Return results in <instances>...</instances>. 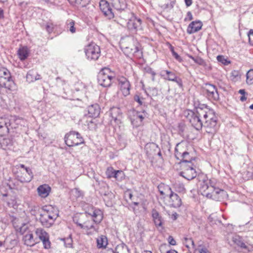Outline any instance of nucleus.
I'll return each mask as SVG.
<instances>
[{"mask_svg":"<svg viewBox=\"0 0 253 253\" xmlns=\"http://www.w3.org/2000/svg\"><path fill=\"white\" fill-rule=\"evenodd\" d=\"M185 114L191 125L197 130H200L204 127L208 133L213 134L218 129L217 116L207 105H199L193 110H187Z\"/></svg>","mask_w":253,"mask_h":253,"instance_id":"nucleus-1","label":"nucleus"},{"mask_svg":"<svg viewBox=\"0 0 253 253\" xmlns=\"http://www.w3.org/2000/svg\"><path fill=\"white\" fill-rule=\"evenodd\" d=\"M103 218L102 211L96 208H92L90 211H85L84 214H81L80 221L83 222L80 224L79 227L81 228H85L84 226H89L92 224H99Z\"/></svg>","mask_w":253,"mask_h":253,"instance_id":"nucleus-2","label":"nucleus"},{"mask_svg":"<svg viewBox=\"0 0 253 253\" xmlns=\"http://www.w3.org/2000/svg\"><path fill=\"white\" fill-rule=\"evenodd\" d=\"M58 216V211H54L53 207L45 206L40 214V220L42 226L48 228L53 224Z\"/></svg>","mask_w":253,"mask_h":253,"instance_id":"nucleus-3","label":"nucleus"},{"mask_svg":"<svg viewBox=\"0 0 253 253\" xmlns=\"http://www.w3.org/2000/svg\"><path fill=\"white\" fill-rule=\"evenodd\" d=\"M4 89L10 91L16 89V84L12 80L10 72L5 68H0V93H3Z\"/></svg>","mask_w":253,"mask_h":253,"instance_id":"nucleus-4","label":"nucleus"},{"mask_svg":"<svg viewBox=\"0 0 253 253\" xmlns=\"http://www.w3.org/2000/svg\"><path fill=\"white\" fill-rule=\"evenodd\" d=\"M115 78V73L108 68L102 69L98 73L97 81L99 85L104 87L111 85Z\"/></svg>","mask_w":253,"mask_h":253,"instance_id":"nucleus-5","label":"nucleus"},{"mask_svg":"<svg viewBox=\"0 0 253 253\" xmlns=\"http://www.w3.org/2000/svg\"><path fill=\"white\" fill-rule=\"evenodd\" d=\"M84 51L87 59L89 61H96L100 56V47L94 42L85 46Z\"/></svg>","mask_w":253,"mask_h":253,"instance_id":"nucleus-6","label":"nucleus"},{"mask_svg":"<svg viewBox=\"0 0 253 253\" xmlns=\"http://www.w3.org/2000/svg\"><path fill=\"white\" fill-rule=\"evenodd\" d=\"M65 142L69 147H73L84 143V138L81 134L75 131H71L64 137Z\"/></svg>","mask_w":253,"mask_h":253,"instance_id":"nucleus-7","label":"nucleus"},{"mask_svg":"<svg viewBox=\"0 0 253 253\" xmlns=\"http://www.w3.org/2000/svg\"><path fill=\"white\" fill-rule=\"evenodd\" d=\"M181 171L179 172V175L185 179L189 181L195 178L197 172L195 169V166L193 164L181 165Z\"/></svg>","mask_w":253,"mask_h":253,"instance_id":"nucleus-8","label":"nucleus"},{"mask_svg":"<svg viewBox=\"0 0 253 253\" xmlns=\"http://www.w3.org/2000/svg\"><path fill=\"white\" fill-rule=\"evenodd\" d=\"M203 89L204 93L209 100L211 101H217L219 100V96L215 85L209 83H206Z\"/></svg>","mask_w":253,"mask_h":253,"instance_id":"nucleus-9","label":"nucleus"},{"mask_svg":"<svg viewBox=\"0 0 253 253\" xmlns=\"http://www.w3.org/2000/svg\"><path fill=\"white\" fill-rule=\"evenodd\" d=\"M206 193H209V196L207 195H206V197L217 201H221L223 199V197L226 195L225 191L216 188L212 184V182L211 184Z\"/></svg>","mask_w":253,"mask_h":253,"instance_id":"nucleus-10","label":"nucleus"},{"mask_svg":"<svg viewBox=\"0 0 253 253\" xmlns=\"http://www.w3.org/2000/svg\"><path fill=\"white\" fill-rule=\"evenodd\" d=\"M141 23L142 20L141 19L133 17L127 22V27L130 32L132 33H135L137 31L142 29Z\"/></svg>","mask_w":253,"mask_h":253,"instance_id":"nucleus-11","label":"nucleus"},{"mask_svg":"<svg viewBox=\"0 0 253 253\" xmlns=\"http://www.w3.org/2000/svg\"><path fill=\"white\" fill-rule=\"evenodd\" d=\"M100 10L104 15L109 19H111L114 17L112 9L109 3L106 0H101L99 2Z\"/></svg>","mask_w":253,"mask_h":253,"instance_id":"nucleus-12","label":"nucleus"},{"mask_svg":"<svg viewBox=\"0 0 253 253\" xmlns=\"http://www.w3.org/2000/svg\"><path fill=\"white\" fill-rule=\"evenodd\" d=\"M165 190L169 191V204L174 208H178L181 205V200L179 196L176 193H174L169 186H166Z\"/></svg>","mask_w":253,"mask_h":253,"instance_id":"nucleus-13","label":"nucleus"},{"mask_svg":"<svg viewBox=\"0 0 253 253\" xmlns=\"http://www.w3.org/2000/svg\"><path fill=\"white\" fill-rule=\"evenodd\" d=\"M118 81L123 95L126 96L129 94L130 84L127 79L124 77H121L118 78Z\"/></svg>","mask_w":253,"mask_h":253,"instance_id":"nucleus-14","label":"nucleus"},{"mask_svg":"<svg viewBox=\"0 0 253 253\" xmlns=\"http://www.w3.org/2000/svg\"><path fill=\"white\" fill-rule=\"evenodd\" d=\"M9 123V118H0V136L5 135L9 132L11 128L10 126H8Z\"/></svg>","mask_w":253,"mask_h":253,"instance_id":"nucleus-15","label":"nucleus"},{"mask_svg":"<svg viewBox=\"0 0 253 253\" xmlns=\"http://www.w3.org/2000/svg\"><path fill=\"white\" fill-rule=\"evenodd\" d=\"M144 116L140 112H135L133 116L130 118L131 124L134 127H138L141 125Z\"/></svg>","mask_w":253,"mask_h":253,"instance_id":"nucleus-16","label":"nucleus"},{"mask_svg":"<svg viewBox=\"0 0 253 253\" xmlns=\"http://www.w3.org/2000/svg\"><path fill=\"white\" fill-rule=\"evenodd\" d=\"M202 26L203 24L200 21H193L188 25L187 32L189 34L196 33L201 29Z\"/></svg>","mask_w":253,"mask_h":253,"instance_id":"nucleus-17","label":"nucleus"},{"mask_svg":"<svg viewBox=\"0 0 253 253\" xmlns=\"http://www.w3.org/2000/svg\"><path fill=\"white\" fill-rule=\"evenodd\" d=\"M23 241L24 244L29 246H33L38 242L37 239H34L32 233L28 231L25 235L23 236Z\"/></svg>","mask_w":253,"mask_h":253,"instance_id":"nucleus-18","label":"nucleus"},{"mask_svg":"<svg viewBox=\"0 0 253 253\" xmlns=\"http://www.w3.org/2000/svg\"><path fill=\"white\" fill-rule=\"evenodd\" d=\"M88 116L91 118L97 117L100 112V109L98 104H95L89 106L87 107Z\"/></svg>","mask_w":253,"mask_h":253,"instance_id":"nucleus-19","label":"nucleus"},{"mask_svg":"<svg viewBox=\"0 0 253 253\" xmlns=\"http://www.w3.org/2000/svg\"><path fill=\"white\" fill-rule=\"evenodd\" d=\"M212 182L211 180L205 179H203L202 181H200V190L203 196H206L207 195L209 196V193H206V191L208 190Z\"/></svg>","mask_w":253,"mask_h":253,"instance_id":"nucleus-20","label":"nucleus"},{"mask_svg":"<svg viewBox=\"0 0 253 253\" xmlns=\"http://www.w3.org/2000/svg\"><path fill=\"white\" fill-rule=\"evenodd\" d=\"M195 158L193 156H191L190 154L186 151L185 153H183V155H180V165H182L184 164L188 165V164H192V161L195 160Z\"/></svg>","mask_w":253,"mask_h":253,"instance_id":"nucleus-21","label":"nucleus"},{"mask_svg":"<svg viewBox=\"0 0 253 253\" xmlns=\"http://www.w3.org/2000/svg\"><path fill=\"white\" fill-rule=\"evenodd\" d=\"M163 72H165L168 76L167 78H165V79L176 83L179 86H182V80L178 78L173 72L168 70Z\"/></svg>","mask_w":253,"mask_h":253,"instance_id":"nucleus-22","label":"nucleus"},{"mask_svg":"<svg viewBox=\"0 0 253 253\" xmlns=\"http://www.w3.org/2000/svg\"><path fill=\"white\" fill-rule=\"evenodd\" d=\"M9 123L8 126H10L11 128H16L18 126V125H22V123L24 121L22 119H20L16 116H11L9 119Z\"/></svg>","mask_w":253,"mask_h":253,"instance_id":"nucleus-23","label":"nucleus"},{"mask_svg":"<svg viewBox=\"0 0 253 253\" xmlns=\"http://www.w3.org/2000/svg\"><path fill=\"white\" fill-rule=\"evenodd\" d=\"M29 53L30 50L27 46H21L17 51L18 57L21 61L26 59L29 56Z\"/></svg>","mask_w":253,"mask_h":253,"instance_id":"nucleus-24","label":"nucleus"},{"mask_svg":"<svg viewBox=\"0 0 253 253\" xmlns=\"http://www.w3.org/2000/svg\"><path fill=\"white\" fill-rule=\"evenodd\" d=\"M152 216L155 225L157 227L162 226L163 223V218L156 210H152Z\"/></svg>","mask_w":253,"mask_h":253,"instance_id":"nucleus-25","label":"nucleus"},{"mask_svg":"<svg viewBox=\"0 0 253 253\" xmlns=\"http://www.w3.org/2000/svg\"><path fill=\"white\" fill-rule=\"evenodd\" d=\"M50 190V187L46 184L40 185L37 189L39 195L43 198H45L49 195Z\"/></svg>","mask_w":253,"mask_h":253,"instance_id":"nucleus-26","label":"nucleus"},{"mask_svg":"<svg viewBox=\"0 0 253 253\" xmlns=\"http://www.w3.org/2000/svg\"><path fill=\"white\" fill-rule=\"evenodd\" d=\"M97 247L98 249H105L108 245L107 238L104 235H101L96 239Z\"/></svg>","mask_w":253,"mask_h":253,"instance_id":"nucleus-27","label":"nucleus"},{"mask_svg":"<svg viewBox=\"0 0 253 253\" xmlns=\"http://www.w3.org/2000/svg\"><path fill=\"white\" fill-rule=\"evenodd\" d=\"M113 6L118 10H124L126 7L125 0H111Z\"/></svg>","mask_w":253,"mask_h":253,"instance_id":"nucleus-28","label":"nucleus"},{"mask_svg":"<svg viewBox=\"0 0 253 253\" xmlns=\"http://www.w3.org/2000/svg\"><path fill=\"white\" fill-rule=\"evenodd\" d=\"M186 151L184 150V144L182 142L178 143L175 148V156L177 159H180V155H183Z\"/></svg>","mask_w":253,"mask_h":253,"instance_id":"nucleus-29","label":"nucleus"},{"mask_svg":"<svg viewBox=\"0 0 253 253\" xmlns=\"http://www.w3.org/2000/svg\"><path fill=\"white\" fill-rule=\"evenodd\" d=\"M13 142L12 139L4 138L0 143L1 147L4 149H10L13 146Z\"/></svg>","mask_w":253,"mask_h":253,"instance_id":"nucleus-30","label":"nucleus"},{"mask_svg":"<svg viewBox=\"0 0 253 253\" xmlns=\"http://www.w3.org/2000/svg\"><path fill=\"white\" fill-rule=\"evenodd\" d=\"M95 223L92 224L89 226H84L85 228H83L86 231V234L88 235H92L94 234L95 233H97L98 232L99 227L96 224L94 225Z\"/></svg>","mask_w":253,"mask_h":253,"instance_id":"nucleus-31","label":"nucleus"},{"mask_svg":"<svg viewBox=\"0 0 253 253\" xmlns=\"http://www.w3.org/2000/svg\"><path fill=\"white\" fill-rule=\"evenodd\" d=\"M35 233L41 241L45 239L49 236L48 233L42 228H37Z\"/></svg>","mask_w":253,"mask_h":253,"instance_id":"nucleus-32","label":"nucleus"},{"mask_svg":"<svg viewBox=\"0 0 253 253\" xmlns=\"http://www.w3.org/2000/svg\"><path fill=\"white\" fill-rule=\"evenodd\" d=\"M235 243L239 247H241L242 249H245L248 252H250L252 249V247H249L247 246L245 243H244L242 241H241L239 238L237 239L235 238L234 240Z\"/></svg>","mask_w":253,"mask_h":253,"instance_id":"nucleus-33","label":"nucleus"},{"mask_svg":"<svg viewBox=\"0 0 253 253\" xmlns=\"http://www.w3.org/2000/svg\"><path fill=\"white\" fill-rule=\"evenodd\" d=\"M75 24V21L72 19L68 20L66 22L67 30L70 31L72 34L75 33L76 31Z\"/></svg>","mask_w":253,"mask_h":253,"instance_id":"nucleus-34","label":"nucleus"},{"mask_svg":"<svg viewBox=\"0 0 253 253\" xmlns=\"http://www.w3.org/2000/svg\"><path fill=\"white\" fill-rule=\"evenodd\" d=\"M36 72L34 70H30L26 75V80L29 83H32L36 81V77H35Z\"/></svg>","mask_w":253,"mask_h":253,"instance_id":"nucleus-35","label":"nucleus"},{"mask_svg":"<svg viewBox=\"0 0 253 253\" xmlns=\"http://www.w3.org/2000/svg\"><path fill=\"white\" fill-rule=\"evenodd\" d=\"M231 80L234 82H237L240 79V72L238 70L232 71L230 75Z\"/></svg>","mask_w":253,"mask_h":253,"instance_id":"nucleus-36","label":"nucleus"},{"mask_svg":"<svg viewBox=\"0 0 253 253\" xmlns=\"http://www.w3.org/2000/svg\"><path fill=\"white\" fill-rule=\"evenodd\" d=\"M246 82L248 84H253V69L250 70L246 74Z\"/></svg>","mask_w":253,"mask_h":253,"instance_id":"nucleus-37","label":"nucleus"},{"mask_svg":"<svg viewBox=\"0 0 253 253\" xmlns=\"http://www.w3.org/2000/svg\"><path fill=\"white\" fill-rule=\"evenodd\" d=\"M184 244H185V246L189 248L191 246L192 247H194V242L193 239L191 238H189L188 237H185L184 238Z\"/></svg>","mask_w":253,"mask_h":253,"instance_id":"nucleus-38","label":"nucleus"},{"mask_svg":"<svg viewBox=\"0 0 253 253\" xmlns=\"http://www.w3.org/2000/svg\"><path fill=\"white\" fill-rule=\"evenodd\" d=\"M217 60L224 65H228L230 63V61L225 58L223 55H218L216 57Z\"/></svg>","mask_w":253,"mask_h":253,"instance_id":"nucleus-39","label":"nucleus"},{"mask_svg":"<svg viewBox=\"0 0 253 253\" xmlns=\"http://www.w3.org/2000/svg\"><path fill=\"white\" fill-rule=\"evenodd\" d=\"M145 72L146 73L150 74L151 76V79L152 81H155L156 72L150 67H147L145 68Z\"/></svg>","mask_w":253,"mask_h":253,"instance_id":"nucleus-40","label":"nucleus"},{"mask_svg":"<svg viewBox=\"0 0 253 253\" xmlns=\"http://www.w3.org/2000/svg\"><path fill=\"white\" fill-rule=\"evenodd\" d=\"M115 172L116 170H114L112 167L108 168L106 171L107 177L109 178H114Z\"/></svg>","mask_w":253,"mask_h":253,"instance_id":"nucleus-41","label":"nucleus"},{"mask_svg":"<svg viewBox=\"0 0 253 253\" xmlns=\"http://www.w3.org/2000/svg\"><path fill=\"white\" fill-rule=\"evenodd\" d=\"M190 58H191L196 63L199 65H204L205 62L204 60L201 57L199 56L193 57L192 56H190Z\"/></svg>","mask_w":253,"mask_h":253,"instance_id":"nucleus-42","label":"nucleus"},{"mask_svg":"<svg viewBox=\"0 0 253 253\" xmlns=\"http://www.w3.org/2000/svg\"><path fill=\"white\" fill-rule=\"evenodd\" d=\"M133 99L135 101L137 102L139 105H144L145 106V103L143 102L144 98L141 97L140 95L138 94H135L134 96Z\"/></svg>","mask_w":253,"mask_h":253,"instance_id":"nucleus-43","label":"nucleus"},{"mask_svg":"<svg viewBox=\"0 0 253 253\" xmlns=\"http://www.w3.org/2000/svg\"><path fill=\"white\" fill-rule=\"evenodd\" d=\"M167 186H165L164 185H160L158 186V189L159 190V191L161 194V195L165 197V196L167 194L169 193V191H166L165 188Z\"/></svg>","mask_w":253,"mask_h":253,"instance_id":"nucleus-44","label":"nucleus"},{"mask_svg":"<svg viewBox=\"0 0 253 253\" xmlns=\"http://www.w3.org/2000/svg\"><path fill=\"white\" fill-rule=\"evenodd\" d=\"M124 176V173L122 170H116L114 178L117 180H121Z\"/></svg>","mask_w":253,"mask_h":253,"instance_id":"nucleus-45","label":"nucleus"},{"mask_svg":"<svg viewBox=\"0 0 253 253\" xmlns=\"http://www.w3.org/2000/svg\"><path fill=\"white\" fill-rule=\"evenodd\" d=\"M62 240L64 241L65 246L66 248L72 247L73 240L71 236L66 238H64Z\"/></svg>","mask_w":253,"mask_h":253,"instance_id":"nucleus-46","label":"nucleus"},{"mask_svg":"<svg viewBox=\"0 0 253 253\" xmlns=\"http://www.w3.org/2000/svg\"><path fill=\"white\" fill-rule=\"evenodd\" d=\"M43 246L44 248L46 249H48L50 248L51 246V243L49 240V236L47 237L45 239H44L43 240H42Z\"/></svg>","mask_w":253,"mask_h":253,"instance_id":"nucleus-47","label":"nucleus"},{"mask_svg":"<svg viewBox=\"0 0 253 253\" xmlns=\"http://www.w3.org/2000/svg\"><path fill=\"white\" fill-rule=\"evenodd\" d=\"M175 188L179 192H184L185 191L184 186L182 183H176Z\"/></svg>","mask_w":253,"mask_h":253,"instance_id":"nucleus-48","label":"nucleus"},{"mask_svg":"<svg viewBox=\"0 0 253 253\" xmlns=\"http://www.w3.org/2000/svg\"><path fill=\"white\" fill-rule=\"evenodd\" d=\"M25 170L27 174L29 175V177H28L27 180H25V181L29 182L31 181L32 178H33V173L32 172V169L29 168H26Z\"/></svg>","mask_w":253,"mask_h":253,"instance_id":"nucleus-49","label":"nucleus"},{"mask_svg":"<svg viewBox=\"0 0 253 253\" xmlns=\"http://www.w3.org/2000/svg\"><path fill=\"white\" fill-rule=\"evenodd\" d=\"M55 85L57 87H60L62 86L65 84V82L60 77H57L55 79Z\"/></svg>","mask_w":253,"mask_h":253,"instance_id":"nucleus-50","label":"nucleus"},{"mask_svg":"<svg viewBox=\"0 0 253 253\" xmlns=\"http://www.w3.org/2000/svg\"><path fill=\"white\" fill-rule=\"evenodd\" d=\"M169 247L166 244H162L160 247V251L161 253H167L169 249H168Z\"/></svg>","mask_w":253,"mask_h":253,"instance_id":"nucleus-51","label":"nucleus"},{"mask_svg":"<svg viewBox=\"0 0 253 253\" xmlns=\"http://www.w3.org/2000/svg\"><path fill=\"white\" fill-rule=\"evenodd\" d=\"M250 43L253 45V30L251 29L248 34Z\"/></svg>","mask_w":253,"mask_h":253,"instance_id":"nucleus-52","label":"nucleus"},{"mask_svg":"<svg viewBox=\"0 0 253 253\" xmlns=\"http://www.w3.org/2000/svg\"><path fill=\"white\" fill-rule=\"evenodd\" d=\"M126 49L127 50V51H129L130 53L132 54H134L139 51V48L137 46H134V48L126 47Z\"/></svg>","mask_w":253,"mask_h":253,"instance_id":"nucleus-53","label":"nucleus"},{"mask_svg":"<svg viewBox=\"0 0 253 253\" xmlns=\"http://www.w3.org/2000/svg\"><path fill=\"white\" fill-rule=\"evenodd\" d=\"M193 19L192 14L190 11H188L187 13L186 17L184 19V21H190Z\"/></svg>","mask_w":253,"mask_h":253,"instance_id":"nucleus-54","label":"nucleus"},{"mask_svg":"<svg viewBox=\"0 0 253 253\" xmlns=\"http://www.w3.org/2000/svg\"><path fill=\"white\" fill-rule=\"evenodd\" d=\"M81 215L79 217L75 216L73 218V221L75 223H76L78 226H79L80 224H82L83 222L80 221Z\"/></svg>","mask_w":253,"mask_h":253,"instance_id":"nucleus-55","label":"nucleus"},{"mask_svg":"<svg viewBox=\"0 0 253 253\" xmlns=\"http://www.w3.org/2000/svg\"><path fill=\"white\" fill-rule=\"evenodd\" d=\"M168 241H169V244L170 245H171L174 246V245H176V241H175V240L171 236H169L168 237Z\"/></svg>","mask_w":253,"mask_h":253,"instance_id":"nucleus-56","label":"nucleus"},{"mask_svg":"<svg viewBox=\"0 0 253 253\" xmlns=\"http://www.w3.org/2000/svg\"><path fill=\"white\" fill-rule=\"evenodd\" d=\"M27 229H28L27 226H26V225L24 224L23 226L19 228V232L21 234H23L26 232Z\"/></svg>","mask_w":253,"mask_h":253,"instance_id":"nucleus-57","label":"nucleus"},{"mask_svg":"<svg viewBox=\"0 0 253 253\" xmlns=\"http://www.w3.org/2000/svg\"><path fill=\"white\" fill-rule=\"evenodd\" d=\"M172 55L177 61L179 62H181L182 61V58L176 52Z\"/></svg>","mask_w":253,"mask_h":253,"instance_id":"nucleus-58","label":"nucleus"},{"mask_svg":"<svg viewBox=\"0 0 253 253\" xmlns=\"http://www.w3.org/2000/svg\"><path fill=\"white\" fill-rule=\"evenodd\" d=\"M53 25L52 24L46 25V29L49 33H51L53 31Z\"/></svg>","mask_w":253,"mask_h":253,"instance_id":"nucleus-59","label":"nucleus"},{"mask_svg":"<svg viewBox=\"0 0 253 253\" xmlns=\"http://www.w3.org/2000/svg\"><path fill=\"white\" fill-rule=\"evenodd\" d=\"M186 5L188 7L192 4V0H184Z\"/></svg>","mask_w":253,"mask_h":253,"instance_id":"nucleus-60","label":"nucleus"},{"mask_svg":"<svg viewBox=\"0 0 253 253\" xmlns=\"http://www.w3.org/2000/svg\"><path fill=\"white\" fill-rule=\"evenodd\" d=\"M200 253H209L208 250L206 248H202L199 250Z\"/></svg>","mask_w":253,"mask_h":253,"instance_id":"nucleus-61","label":"nucleus"},{"mask_svg":"<svg viewBox=\"0 0 253 253\" xmlns=\"http://www.w3.org/2000/svg\"><path fill=\"white\" fill-rule=\"evenodd\" d=\"M4 18V12L3 10L0 8V19H3Z\"/></svg>","mask_w":253,"mask_h":253,"instance_id":"nucleus-62","label":"nucleus"},{"mask_svg":"<svg viewBox=\"0 0 253 253\" xmlns=\"http://www.w3.org/2000/svg\"><path fill=\"white\" fill-rule=\"evenodd\" d=\"M238 92L242 94V95H245V93H246V91H245V89H240L238 91Z\"/></svg>","mask_w":253,"mask_h":253,"instance_id":"nucleus-63","label":"nucleus"},{"mask_svg":"<svg viewBox=\"0 0 253 253\" xmlns=\"http://www.w3.org/2000/svg\"><path fill=\"white\" fill-rule=\"evenodd\" d=\"M167 253H178L174 250H169V251H168Z\"/></svg>","mask_w":253,"mask_h":253,"instance_id":"nucleus-64","label":"nucleus"}]
</instances>
